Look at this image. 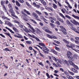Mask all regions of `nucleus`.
Segmentation results:
<instances>
[{
  "instance_id": "4468645a",
  "label": "nucleus",
  "mask_w": 79,
  "mask_h": 79,
  "mask_svg": "<svg viewBox=\"0 0 79 79\" xmlns=\"http://www.w3.org/2000/svg\"><path fill=\"white\" fill-rule=\"evenodd\" d=\"M40 1L41 3H42V4H43L44 6H46V5H47V3H46V2H45V1L44 0H40Z\"/></svg>"
},
{
  "instance_id": "a18cd8bd",
  "label": "nucleus",
  "mask_w": 79,
  "mask_h": 79,
  "mask_svg": "<svg viewBox=\"0 0 79 79\" xmlns=\"http://www.w3.org/2000/svg\"><path fill=\"white\" fill-rule=\"evenodd\" d=\"M66 18H68V19H71V17L68 15H65Z\"/></svg>"
},
{
  "instance_id": "72a5a7b5",
  "label": "nucleus",
  "mask_w": 79,
  "mask_h": 79,
  "mask_svg": "<svg viewBox=\"0 0 79 79\" xmlns=\"http://www.w3.org/2000/svg\"><path fill=\"white\" fill-rule=\"evenodd\" d=\"M5 14L4 12L0 10V15H2V16H4Z\"/></svg>"
},
{
  "instance_id": "ea45409f",
  "label": "nucleus",
  "mask_w": 79,
  "mask_h": 79,
  "mask_svg": "<svg viewBox=\"0 0 79 79\" xmlns=\"http://www.w3.org/2000/svg\"><path fill=\"white\" fill-rule=\"evenodd\" d=\"M13 29L16 32H18V30L16 28L13 27Z\"/></svg>"
},
{
  "instance_id": "864d4df0",
  "label": "nucleus",
  "mask_w": 79,
  "mask_h": 79,
  "mask_svg": "<svg viewBox=\"0 0 79 79\" xmlns=\"http://www.w3.org/2000/svg\"><path fill=\"white\" fill-rule=\"evenodd\" d=\"M57 60H58L59 63L60 64H63V62H62V61H61V60H60V59H58Z\"/></svg>"
},
{
  "instance_id": "8fccbe9b",
  "label": "nucleus",
  "mask_w": 79,
  "mask_h": 79,
  "mask_svg": "<svg viewBox=\"0 0 79 79\" xmlns=\"http://www.w3.org/2000/svg\"><path fill=\"white\" fill-rule=\"evenodd\" d=\"M46 76H47V77L48 78H50V75H49V74H48V73H46Z\"/></svg>"
},
{
  "instance_id": "de8ad7c7",
  "label": "nucleus",
  "mask_w": 79,
  "mask_h": 79,
  "mask_svg": "<svg viewBox=\"0 0 79 79\" xmlns=\"http://www.w3.org/2000/svg\"><path fill=\"white\" fill-rule=\"evenodd\" d=\"M26 4L27 5V6H28V7H29V8H31V5H30V4H29V3L27 2H26Z\"/></svg>"
},
{
  "instance_id": "20e7f679",
  "label": "nucleus",
  "mask_w": 79,
  "mask_h": 79,
  "mask_svg": "<svg viewBox=\"0 0 79 79\" xmlns=\"http://www.w3.org/2000/svg\"><path fill=\"white\" fill-rule=\"evenodd\" d=\"M8 6L9 9V12H10V13H12L14 11L13 9V7L12 6V5L11 4H9L8 5Z\"/></svg>"
},
{
  "instance_id": "774afa93",
  "label": "nucleus",
  "mask_w": 79,
  "mask_h": 79,
  "mask_svg": "<svg viewBox=\"0 0 79 79\" xmlns=\"http://www.w3.org/2000/svg\"><path fill=\"white\" fill-rule=\"evenodd\" d=\"M64 74H65V75H68V72L66 71H64Z\"/></svg>"
},
{
  "instance_id": "6e6d98bb",
  "label": "nucleus",
  "mask_w": 79,
  "mask_h": 79,
  "mask_svg": "<svg viewBox=\"0 0 79 79\" xmlns=\"http://www.w3.org/2000/svg\"><path fill=\"white\" fill-rule=\"evenodd\" d=\"M19 2H20V3H24V1L23 0H18Z\"/></svg>"
},
{
  "instance_id": "b1692460",
  "label": "nucleus",
  "mask_w": 79,
  "mask_h": 79,
  "mask_svg": "<svg viewBox=\"0 0 79 79\" xmlns=\"http://www.w3.org/2000/svg\"><path fill=\"white\" fill-rule=\"evenodd\" d=\"M52 5L53 6H52V7L53 8H54V9H56V8H57L58 6L55 4L53 3Z\"/></svg>"
},
{
  "instance_id": "c03bdc74",
  "label": "nucleus",
  "mask_w": 79,
  "mask_h": 79,
  "mask_svg": "<svg viewBox=\"0 0 79 79\" xmlns=\"http://www.w3.org/2000/svg\"><path fill=\"white\" fill-rule=\"evenodd\" d=\"M54 42H55V43H56L57 44H60V42H59V41H57L56 40H54Z\"/></svg>"
},
{
  "instance_id": "a878e982",
  "label": "nucleus",
  "mask_w": 79,
  "mask_h": 79,
  "mask_svg": "<svg viewBox=\"0 0 79 79\" xmlns=\"http://www.w3.org/2000/svg\"><path fill=\"white\" fill-rule=\"evenodd\" d=\"M4 34H6L7 35H8V36H9L10 38H11V39H13V38H12V37H11V35H10V33H6V32H5Z\"/></svg>"
},
{
  "instance_id": "ddd939ff",
  "label": "nucleus",
  "mask_w": 79,
  "mask_h": 79,
  "mask_svg": "<svg viewBox=\"0 0 79 79\" xmlns=\"http://www.w3.org/2000/svg\"><path fill=\"white\" fill-rule=\"evenodd\" d=\"M65 1V3H66V4H67V5H68V7L70 8V9H71V8H72V6H71V5L70 4H69V2H67V0H64Z\"/></svg>"
},
{
  "instance_id": "c756f323",
  "label": "nucleus",
  "mask_w": 79,
  "mask_h": 79,
  "mask_svg": "<svg viewBox=\"0 0 79 79\" xmlns=\"http://www.w3.org/2000/svg\"><path fill=\"white\" fill-rule=\"evenodd\" d=\"M46 35L47 37H48V38H49V39H52L53 38V36H51V35H50L48 34H47Z\"/></svg>"
},
{
  "instance_id": "f257e3e1",
  "label": "nucleus",
  "mask_w": 79,
  "mask_h": 79,
  "mask_svg": "<svg viewBox=\"0 0 79 79\" xmlns=\"http://www.w3.org/2000/svg\"><path fill=\"white\" fill-rule=\"evenodd\" d=\"M67 55L68 58L69 59V60L68 61H74V58L72 57V56L73 55V54L71 52H69V51H68L67 52Z\"/></svg>"
},
{
  "instance_id": "052dcab7",
  "label": "nucleus",
  "mask_w": 79,
  "mask_h": 79,
  "mask_svg": "<svg viewBox=\"0 0 79 79\" xmlns=\"http://www.w3.org/2000/svg\"><path fill=\"white\" fill-rule=\"evenodd\" d=\"M68 72H69V73H70V74H71L72 75H74V73H73L71 71H68Z\"/></svg>"
},
{
  "instance_id": "aec40b11",
  "label": "nucleus",
  "mask_w": 79,
  "mask_h": 79,
  "mask_svg": "<svg viewBox=\"0 0 79 79\" xmlns=\"http://www.w3.org/2000/svg\"><path fill=\"white\" fill-rule=\"evenodd\" d=\"M72 16H73V17L74 18H75L76 19H78V20H79V17L78 16H76L75 15H74L73 14L72 15Z\"/></svg>"
},
{
  "instance_id": "bb28decb",
  "label": "nucleus",
  "mask_w": 79,
  "mask_h": 79,
  "mask_svg": "<svg viewBox=\"0 0 79 79\" xmlns=\"http://www.w3.org/2000/svg\"><path fill=\"white\" fill-rule=\"evenodd\" d=\"M73 58L74 59V58L75 59H77L78 58V56L76 54H74L73 56Z\"/></svg>"
},
{
  "instance_id": "bf43d9fd",
  "label": "nucleus",
  "mask_w": 79,
  "mask_h": 79,
  "mask_svg": "<svg viewBox=\"0 0 79 79\" xmlns=\"http://www.w3.org/2000/svg\"><path fill=\"white\" fill-rule=\"evenodd\" d=\"M19 27L20 28H22V29H23V25L22 24H19Z\"/></svg>"
},
{
  "instance_id": "f704fd0d",
  "label": "nucleus",
  "mask_w": 79,
  "mask_h": 79,
  "mask_svg": "<svg viewBox=\"0 0 79 79\" xmlns=\"http://www.w3.org/2000/svg\"><path fill=\"white\" fill-rule=\"evenodd\" d=\"M30 20L31 21H32L34 23V24H37V22H36L35 21V20H34V19H30Z\"/></svg>"
},
{
  "instance_id": "393cba45",
  "label": "nucleus",
  "mask_w": 79,
  "mask_h": 79,
  "mask_svg": "<svg viewBox=\"0 0 79 79\" xmlns=\"http://www.w3.org/2000/svg\"><path fill=\"white\" fill-rule=\"evenodd\" d=\"M51 51L52 52V53H54V54H55V55H57V52L56 51H55V50L54 49H52L51 50Z\"/></svg>"
},
{
  "instance_id": "f03ea898",
  "label": "nucleus",
  "mask_w": 79,
  "mask_h": 79,
  "mask_svg": "<svg viewBox=\"0 0 79 79\" xmlns=\"http://www.w3.org/2000/svg\"><path fill=\"white\" fill-rule=\"evenodd\" d=\"M42 30L46 32L50 33V34H52V32L50 31L49 29L47 27H44L42 28Z\"/></svg>"
},
{
  "instance_id": "58836bf2",
  "label": "nucleus",
  "mask_w": 79,
  "mask_h": 79,
  "mask_svg": "<svg viewBox=\"0 0 79 79\" xmlns=\"http://www.w3.org/2000/svg\"><path fill=\"white\" fill-rule=\"evenodd\" d=\"M63 42H65V43H66V44H69V42H68V41H67L66 40L64 39L63 40Z\"/></svg>"
},
{
  "instance_id": "680f3d73",
  "label": "nucleus",
  "mask_w": 79,
  "mask_h": 79,
  "mask_svg": "<svg viewBox=\"0 0 79 79\" xmlns=\"http://www.w3.org/2000/svg\"><path fill=\"white\" fill-rule=\"evenodd\" d=\"M29 48V49L30 50H33V48L31 46L29 47V48Z\"/></svg>"
},
{
  "instance_id": "7ed1b4c3",
  "label": "nucleus",
  "mask_w": 79,
  "mask_h": 79,
  "mask_svg": "<svg viewBox=\"0 0 79 79\" xmlns=\"http://www.w3.org/2000/svg\"><path fill=\"white\" fill-rule=\"evenodd\" d=\"M68 62H69V63L71 65H72V66H73V68H75V69H79V68H78V67L77 66V65H75L74 64V63L71 60H68Z\"/></svg>"
},
{
  "instance_id": "c85d7f7f",
  "label": "nucleus",
  "mask_w": 79,
  "mask_h": 79,
  "mask_svg": "<svg viewBox=\"0 0 79 79\" xmlns=\"http://www.w3.org/2000/svg\"><path fill=\"white\" fill-rule=\"evenodd\" d=\"M66 23L68 24H69V25H70V26H73V24L71 23V22H70L69 21V20H67Z\"/></svg>"
},
{
  "instance_id": "a19ab883",
  "label": "nucleus",
  "mask_w": 79,
  "mask_h": 79,
  "mask_svg": "<svg viewBox=\"0 0 79 79\" xmlns=\"http://www.w3.org/2000/svg\"><path fill=\"white\" fill-rule=\"evenodd\" d=\"M43 21H44V22L45 23H46L47 24L48 23V22H47V20L45 19V18H44V17H43Z\"/></svg>"
},
{
  "instance_id": "dca6fc26",
  "label": "nucleus",
  "mask_w": 79,
  "mask_h": 79,
  "mask_svg": "<svg viewBox=\"0 0 79 79\" xmlns=\"http://www.w3.org/2000/svg\"><path fill=\"white\" fill-rule=\"evenodd\" d=\"M5 28H6V29H8V31H10V32H11V33H12V34H15V32H14V31H13L12 30H11L9 28H8L7 27H5Z\"/></svg>"
},
{
  "instance_id": "473e14b6",
  "label": "nucleus",
  "mask_w": 79,
  "mask_h": 79,
  "mask_svg": "<svg viewBox=\"0 0 79 79\" xmlns=\"http://www.w3.org/2000/svg\"><path fill=\"white\" fill-rule=\"evenodd\" d=\"M39 44L41 46H42V47H45V45L44 43H39Z\"/></svg>"
},
{
  "instance_id": "3c124183",
  "label": "nucleus",
  "mask_w": 79,
  "mask_h": 79,
  "mask_svg": "<svg viewBox=\"0 0 79 79\" xmlns=\"http://www.w3.org/2000/svg\"><path fill=\"white\" fill-rule=\"evenodd\" d=\"M43 48V49H44V50H46V51H49V50H48V48L45 47V46L44 47V48Z\"/></svg>"
},
{
  "instance_id": "0e129e2a",
  "label": "nucleus",
  "mask_w": 79,
  "mask_h": 79,
  "mask_svg": "<svg viewBox=\"0 0 79 79\" xmlns=\"http://www.w3.org/2000/svg\"><path fill=\"white\" fill-rule=\"evenodd\" d=\"M0 35L2 37H3V38H5V35H3L2 34H0Z\"/></svg>"
},
{
  "instance_id": "49530a36",
  "label": "nucleus",
  "mask_w": 79,
  "mask_h": 79,
  "mask_svg": "<svg viewBox=\"0 0 79 79\" xmlns=\"http://www.w3.org/2000/svg\"><path fill=\"white\" fill-rule=\"evenodd\" d=\"M22 14L23 15H24L25 16H27V14H25V13H24V12H23V11H22Z\"/></svg>"
},
{
  "instance_id": "7c9ffc66",
  "label": "nucleus",
  "mask_w": 79,
  "mask_h": 79,
  "mask_svg": "<svg viewBox=\"0 0 79 79\" xmlns=\"http://www.w3.org/2000/svg\"><path fill=\"white\" fill-rule=\"evenodd\" d=\"M59 15H60V16L62 17V18H64V19H66V18L63 15V14H61V13H60Z\"/></svg>"
},
{
  "instance_id": "6e6552de",
  "label": "nucleus",
  "mask_w": 79,
  "mask_h": 79,
  "mask_svg": "<svg viewBox=\"0 0 79 79\" xmlns=\"http://www.w3.org/2000/svg\"><path fill=\"white\" fill-rule=\"evenodd\" d=\"M71 71L74 72V73H78V70L76 69L72 68Z\"/></svg>"
},
{
  "instance_id": "603ef678",
  "label": "nucleus",
  "mask_w": 79,
  "mask_h": 79,
  "mask_svg": "<svg viewBox=\"0 0 79 79\" xmlns=\"http://www.w3.org/2000/svg\"><path fill=\"white\" fill-rule=\"evenodd\" d=\"M57 60H58L59 63L60 64H63V62H62V61H61V60H60V59H58Z\"/></svg>"
},
{
  "instance_id": "2eb2a0df",
  "label": "nucleus",
  "mask_w": 79,
  "mask_h": 79,
  "mask_svg": "<svg viewBox=\"0 0 79 79\" xmlns=\"http://www.w3.org/2000/svg\"><path fill=\"white\" fill-rule=\"evenodd\" d=\"M16 6H17L18 7L21 6V5L20 3H19V2H18V1H16Z\"/></svg>"
},
{
  "instance_id": "4d7b16f0",
  "label": "nucleus",
  "mask_w": 79,
  "mask_h": 79,
  "mask_svg": "<svg viewBox=\"0 0 79 79\" xmlns=\"http://www.w3.org/2000/svg\"><path fill=\"white\" fill-rule=\"evenodd\" d=\"M55 47L56 50H57L58 51H59V50H60V48H58L56 46H55Z\"/></svg>"
},
{
  "instance_id": "9b49d317",
  "label": "nucleus",
  "mask_w": 79,
  "mask_h": 79,
  "mask_svg": "<svg viewBox=\"0 0 79 79\" xmlns=\"http://www.w3.org/2000/svg\"><path fill=\"white\" fill-rule=\"evenodd\" d=\"M70 29L72 30H73V31H75V32H77V33H78V34H79V32H78L77 31V29H76L75 28H74L73 27H70Z\"/></svg>"
},
{
  "instance_id": "f3484780",
  "label": "nucleus",
  "mask_w": 79,
  "mask_h": 79,
  "mask_svg": "<svg viewBox=\"0 0 79 79\" xmlns=\"http://www.w3.org/2000/svg\"><path fill=\"white\" fill-rule=\"evenodd\" d=\"M27 24L29 25V27L32 30V31H33V32L35 31V30L34 29V28H33V27H32V26H31V25H30V24H29V23H28Z\"/></svg>"
},
{
  "instance_id": "cd10ccee",
  "label": "nucleus",
  "mask_w": 79,
  "mask_h": 79,
  "mask_svg": "<svg viewBox=\"0 0 79 79\" xmlns=\"http://www.w3.org/2000/svg\"><path fill=\"white\" fill-rule=\"evenodd\" d=\"M37 30V32L36 33L37 34H39V33H42V31H40L39 28H37L36 29Z\"/></svg>"
},
{
  "instance_id": "5701e85b",
  "label": "nucleus",
  "mask_w": 79,
  "mask_h": 79,
  "mask_svg": "<svg viewBox=\"0 0 79 79\" xmlns=\"http://www.w3.org/2000/svg\"><path fill=\"white\" fill-rule=\"evenodd\" d=\"M2 9L4 11V12L7 11V9H6V8L5 6H3L2 7Z\"/></svg>"
},
{
  "instance_id": "69168bd1",
  "label": "nucleus",
  "mask_w": 79,
  "mask_h": 79,
  "mask_svg": "<svg viewBox=\"0 0 79 79\" xmlns=\"http://www.w3.org/2000/svg\"><path fill=\"white\" fill-rule=\"evenodd\" d=\"M15 8L16 10H19V8H18V7L17 6H15Z\"/></svg>"
},
{
  "instance_id": "0eeeda50",
  "label": "nucleus",
  "mask_w": 79,
  "mask_h": 79,
  "mask_svg": "<svg viewBox=\"0 0 79 79\" xmlns=\"http://www.w3.org/2000/svg\"><path fill=\"white\" fill-rule=\"evenodd\" d=\"M5 24H7V25H8V26H9L10 27H13V25L11 24L8 21H6L5 22Z\"/></svg>"
},
{
  "instance_id": "4c0bfd02",
  "label": "nucleus",
  "mask_w": 79,
  "mask_h": 79,
  "mask_svg": "<svg viewBox=\"0 0 79 79\" xmlns=\"http://www.w3.org/2000/svg\"><path fill=\"white\" fill-rule=\"evenodd\" d=\"M50 26H51V27H52V28H54V27H55V26L52 23H50Z\"/></svg>"
},
{
  "instance_id": "412c9836",
  "label": "nucleus",
  "mask_w": 79,
  "mask_h": 79,
  "mask_svg": "<svg viewBox=\"0 0 79 79\" xmlns=\"http://www.w3.org/2000/svg\"><path fill=\"white\" fill-rule=\"evenodd\" d=\"M69 63V62H68V61H67L66 60H65L64 63V64H66L67 65V66H69V63Z\"/></svg>"
},
{
  "instance_id": "37998d69",
  "label": "nucleus",
  "mask_w": 79,
  "mask_h": 79,
  "mask_svg": "<svg viewBox=\"0 0 79 79\" xmlns=\"http://www.w3.org/2000/svg\"><path fill=\"white\" fill-rule=\"evenodd\" d=\"M39 54L41 56V57H43V58H44V55L42 54V53H40V51H39Z\"/></svg>"
},
{
  "instance_id": "79ce46f5",
  "label": "nucleus",
  "mask_w": 79,
  "mask_h": 79,
  "mask_svg": "<svg viewBox=\"0 0 79 79\" xmlns=\"http://www.w3.org/2000/svg\"><path fill=\"white\" fill-rule=\"evenodd\" d=\"M3 51H8L9 52L11 51V50L9 49H8V48H5V49H3Z\"/></svg>"
},
{
  "instance_id": "e433bc0d",
  "label": "nucleus",
  "mask_w": 79,
  "mask_h": 79,
  "mask_svg": "<svg viewBox=\"0 0 79 79\" xmlns=\"http://www.w3.org/2000/svg\"><path fill=\"white\" fill-rule=\"evenodd\" d=\"M26 44H32V41H26Z\"/></svg>"
},
{
  "instance_id": "f8f14e48",
  "label": "nucleus",
  "mask_w": 79,
  "mask_h": 79,
  "mask_svg": "<svg viewBox=\"0 0 79 79\" xmlns=\"http://www.w3.org/2000/svg\"><path fill=\"white\" fill-rule=\"evenodd\" d=\"M32 15L33 17L35 18H38V15L36 13L34 12L32 13Z\"/></svg>"
},
{
  "instance_id": "13d9d810",
  "label": "nucleus",
  "mask_w": 79,
  "mask_h": 79,
  "mask_svg": "<svg viewBox=\"0 0 79 79\" xmlns=\"http://www.w3.org/2000/svg\"><path fill=\"white\" fill-rule=\"evenodd\" d=\"M56 24H57V25H60V22H59L58 21H56Z\"/></svg>"
},
{
  "instance_id": "2f4dec72",
  "label": "nucleus",
  "mask_w": 79,
  "mask_h": 79,
  "mask_svg": "<svg viewBox=\"0 0 79 79\" xmlns=\"http://www.w3.org/2000/svg\"><path fill=\"white\" fill-rule=\"evenodd\" d=\"M1 5L2 6H5L4 5H5V3H4V2L3 1H2L1 2Z\"/></svg>"
},
{
  "instance_id": "e2e57ef3",
  "label": "nucleus",
  "mask_w": 79,
  "mask_h": 79,
  "mask_svg": "<svg viewBox=\"0 0 79 79\" xmlns=\"http://www.w3.org/2000/svg\"><path fill=\"white\" fill-rule=\"evenodd\" d=\"M48 57L49 58V60H51L50 61L51 62H53V60H52V57L51 56H48Z\"/></svg>"
},
{
  "instance_id": "4be33fe9",
  "label": "nucleus",
  "mask_w": 79,
  "mask_h": 79,
  "mask_svg": "<svg viewBox=\"0 0 79 79\" xmlns=\"http://www.w3.org/2000/svg\"><path fill=\"white\" fill-rule=\"evenodd\" d=\"M36 13L39 15H42V12H40L37 10H35Z\"/></svg>"
},
{
  "instance_id": "423d86ee",
  "label": "nucleus",
  "mask_w": 79,
  "mask_h": 79,
  "mask_svg": "<svg viewBox=\"0 0 79 79\" xmlns=\"http://www.w3.org/2000/svg\"><path fill=\"white\" fill-rule=\"evenodd\" d=\"M66 47H68L69 48H72V49H73V50H74L75 51H76V50H75V49H74L73 48L75 47V45H72V46H70L68 44H67Z\"/></svg>"
},
{
  "instance_id": "9d476101",
  "label": "nucleus",
  "mask_w": 79,
  "mask_h": 79,
  "mask_svg": "<svg viewBox=\"0 0 79 79\" xmlns=\"http://www.w3.org/2000/svg\"><path fill=\"white\" fill-rule=\"evenodd\" d=\"M2 18L3 19H4V20H8V21H10V19L6 17L5 16H2Z\"/></svg>"
},
{
  "instance_id": "39448f33",
  "label": "nucleus",
  "mask_w": 79,
  "mask_h": 79,
  "mask_svg": "<svg viewBox=\"0 0 79 79\" xmlns=\"http://www.w3.org/2000/svg\"><path fill=\"white\" fill-rule=\"evenodd\" d=\"M71 23H73V24H74L75 25H78L79 26V22H77L76 20L75 19H73V20H71L70 21Z\"/></svg>"
},
{
  "instance_id": "338daca9",
  "label": "nucleus",
  "mask_w": 79,
  "mask_h": 79,
  "mask_svg": "<svg viewBox=\"0 0 79 79\" xmlns=\"http://www.w3.org/2000/svg\"><path fill=\"white\" fill-rule=\"evenodd\" d=\"M35 39H36V40H37V41H38V42L40 41V40H39V39L37 37H35Z\"/></svg>"
},
{
  "instance_id": "c9c22d12",
  "label": "nucleus",
  "mask_w": 79,
  "mask_h": 79,
  "mask_svg": "<svg viewBox=\"0 0 79 79\" xmlns=\"http://www.w3.org/2000/svg\"><path fill=\"white\" fill-rule=\"evenodd\" d=\"M60 28H61V29H63V30L65 31H66V28H64V27L63 26H60Z\"/></svg>"
},
{
  "instance_id": "1a4fd4ad",
  "label": "nucleus",
  "mask_w": 79,
  "mask_h": 79,
  "mask_svg": "<svg viewBox=\"0 0 79 79\" xmlns=\"http://www.w3.org/2000/svg\"><path fill=\"white\" fill-rule=\"evenodd\" d=\"M10 13L11 14V15L12 16H13V17H15V18H17V19H18V16H17L16 15H15V13L14 11L12 12H11Z\"/></svg>"
},
{
  "instance_id": "6ab92c4d",
  "label": "nucleus",
  "mask_w": 79,
  "mask_h": 79,
  "mask_svg": "<svg viewBox=\"0 0 79 79\" xmlns=\"http://www.w3.org/2000/svg\"><path fill=\"white\" fill-rule=\"evenodd\" d=\"M47 10L48 11H53V8L51 7H48L47 8Z\"/></svg>"
},
{
  "instance_id": "09e8293b",
  "label": "nucleus",
  "mask_w": 79,
  "mask_h": 79,
  "mask_svg": "<svg viewBox=\"0 0 79 79\" xmlns=\"http://www.w3.org/2000/svg\"><path fill=\"white\" fill-rule=\"evenodd\" d=\"M52 58H53V60H55V61L56 62H57V61H58V60H57V59H56V58H55V57L53 56L52 57Z\"/></svg>"
},
{
  "instance_id": "5fc2aeb1",
  "label": "nucleus",
  "mask_w": 79,
  "mask_h": 79,
  "mask_svg": "<svg viewBox=\"0 0 79 79\" xmlns=\"http://www.w3.org/2000/svg\"><path fill=\"white\" fill-rule=\"evenodd\" d=\"M33 5L35 7H36L37 6V4L35 2H33Z\"/></svg>"
},
{
  "instance_id": "a211bd4d",
  "label": "nucleus",
  "mask_w": 79,
  "mask_h": 79,
  "mask_svg": "<svg viewBox=\"0 0 79 79\" xmlns=\"http://www.w3.org/2000/svg\"><path fill=\"white\" fill-rule=\"evenodd\" d=\"M23 11L24 12H25V13L27 14V15H31V13L29 12V11H27V10H26V9H24Z\"/></svg>"
}]
</instances>
